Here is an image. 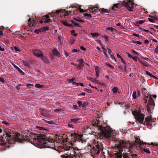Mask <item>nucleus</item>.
Wrapping results in <instances>:
<instances>
[{
	"mask_svg": "<svg viewBox=\"0 0 158 158\" xmlns=\"http://www.w3.org/2000/svg\"><path fill=\"white\" fill-rule=\"evenodd\" d=\"M94 145L91 150V153L92 155L99 154L103 148L102 144L99 143L97 140H94Z\"/></svg>",
	"mask_w": 158,
	"mask_h": 158,
	"instance_id": "39448f33",
	"label": "nucleus"
},
{
	"mask_svg": "<svg viewBox=\"0 0 158 158\" xmlns=\"http://www.w3.org/2000/svg\"><path fill=\"white\" fill-rule=\"evenodd\" d=\"M136 92L135 91H134L132 95V97L134 99H135L136 98Z\"/></svg>",
	"mask_w": 158,
	"mask_h": 158,
	"instance_id": "a19ab883",
	"label": "nucleus"
},
{
	"mask_svg": "<svg viewBox=\"0 0 158 158\" xmlns=\"http://www.w3.org/2000/svg\"><path fill=\"white\" fill-rule=\"evenodd\" d=\"M141 149L143 150L144 152L148 153H150V152L148 149H145V148H141Z\"/></svg>",
	"mask_w": 158,
	"mask_h": 158,
	"instance_id": "79ce46f5",
	"label": "nucleus"
},
{
	"mask_svg": "<svg viewBox=\"0 0 158 158\" xmlns=\"http://www.w3.org/2000/svg\"><path fill=\"white\" fill-rule=\"evenodd\" d=\"M84 65L83 63H80L79 64L78 68L79 69H81L84 66Z\"/></svg>",
	"mask_w": 158,
	"mask_h": 158,
	"instance_id": "4c0bfd02",
	"label": "nucleus"
},
{
	"mask_svg": "<svg viewBox=\"0 0 158 158\" xmlns=\"http://www.w3.org/2000/svg\"><path fill=\"white\" fill-rule=\"evenodd\" d=\"M34 139V145L40 148L47 147L52 148L55 147V140L52 139H46L43 136H38Z\"/></svg>",
	"mask_w": 158,
	"mask_h": 158,
	"instance_id": "f03ea898",
	"label": "nucleus"
},
{
	"mask_svg": "<svg viewBox=\"0 0 158 158\" xmlns=\"http://www.w3.org/2000/svg\"><path fill=\"white\" fill-rule=\"evenodd\" d=\"M121 62L123 63V64H126V62L122 58L121 59Z\"/></svg>",
	"mask_w": 158,
	"mask_h": 158,
	"instance_id": "338daca9",
	"label": "nucleus"
},
{
	"mask_svg": "<svg viewBox=\"0 0 158 158\" xmlns=\"http://www.w3.org/2000/svg\"><path fill=\"white\" fill-rule=\"evenodd\" d=\"M66 11L65 10H59L57 11H56L55 13H56L57 14H59L60 13H62V15H63L65 17L67 15H69L70 14L71 12H72L73 11L72 10L70 11L69 10V11H67L65 13V12Z\"/></svg>",
	"mask_w": 158,
	"mask_h": 158,
	"instance_id": "4468645a",
	"label": "nucleus"
},
{
	"mask_svg": "<svg viewBox=\"0 0 158 158\" xmlns=\"http://www.w3.org/2000/svg\"><path fill=\"white\" fill-rule=\"evenodd\" d=\"M123 5L127 8L128 10L130 11L133 10L134 3L130 0H128L127 2L123 1Z\"/></svg>",
	"mask_w": 158,
	"mask_h": 158,
	"instance_id": "1a4fd4ad",
	"label": "nucleus"
},
{
	"mask_svg": "<svg viewBox=\"0 0 158 158\" xmlns=\"http://www.w3.org/2000/svg\"><path fill=\"white\" fill-rule=\"evenodd\" d=\"M81 138L82 136L81 135L77 134L76 133L71 134V140L73 142H76L77 140L78 141L79 139H81Z\"/></svg>",
	"mask_w": 158,
	"mask_h": 158,
	"instance_id": "9b49d317",
	"label": "nucleus"
},
{
	"mask_svg": "<svg viewBox=\"0 0 158 158\" xmlns=\"http://www.w3.org/2000/svg\"><path fill=\"white\" fill-rule=\"evenodd\" d=\"M106 48L107 49V50H108V53L110 55L112 54L110 50V49H109L107 47H106Z\"/></svg>",
	"mask_w": 158,
	"mask_h": 158,
	"instance_id": "5fc2aeb1",
	"label": "nucleus"
},
{
	"mask_svg": "<svg viewBox=\"0 0 158 158\" xmlns=\"http://www.w3.org/2000/svg\"><path fill=\"white\" fill-rule=\"evenodd\" d=\"M100 128L101 130V134L100 136L101 138H102L103 137H105L112 139L116 142L117 144H118L119 141L120 140H119L116 139L115 140V133H114V131L111 130L110 129H106L105 127H100Z\"/></svg>",
	"mask_w": 158,
	"mask_h": 158,
	"instance_id": "20e7f679",
	"label": "nucleus"
},
{
	"mask_svg": "<svg viewBox=\"0 0 158 158\" xmlns=\"http://www.w3.org/2000/svg\"><path fill=\"white\" fill-rule=\"evenodd\" d=\"M35 21L34 20H31V19L29 18L28 20V25L30 27H33L35 25Z\"/></svg>",
	"mask_w": 158,
	"mask_h": 158,
	"instance_id": "6ab92c4d",
	"label": "nucleus"
},
{
	"mask_svg": "<svg viewBox=\"0 0 158 158\" xmlns=\"http://www.w3.org/2000/svg\"><path fill=\"white\" fill-rule=\"evenodd\" d=\"M139 62L142 65L144 66L145 67L148 66V63L146 62L143 60H139Z\"/></svg>",
	"mask_w": 158,
	"mask_h": 158,
	"instance_id": "5701e85b",
	"label": "nucleus"
},
{
	"mask_svg": "<svg viewBox=\"0 0 158 158\" xmlns=\"http://www.w3.org/2000/svg\"><path fill=\"white\" fill-rule=\"evenodd\" d=\"M71 33L72 35L76 37L77 35V34L75 33V31L74 30H73L71 31Z\"/></svg>",
	"mask_w": 158,
	"mask_h": 158,
	"instance_id": "2f4dec72",
	"label": "nucleus"
},
{
	"mask_svg": "<svg viewBox=\"0 0 158 158\" xmlns=\"http://www.w3.org/2000/svg\"><path fill=\"white\" fill-rule=\"evenodd\" d=\"M101 12L103 13H106L109 14V11L106 9L104 8H102L101 9Z\"/></svg>",
	"mask_w": 158,
	"mask_h": 158,
	"instance_id": "7c9ffc66",
	"label": "nucleus"
},
{
	"mask_svg": "<svg viewBox=\"0 0 158 158\" xmlns=\"http://www.w3.org/2000/svg\"><path fill=\"white\" fill-rule=\"evenodd\" d=\"M144 144L143 141H141L140 139L137 138L133 143L134 146H136L139 147H142Z\"/></svg>",
	"mask_w": 158,
	"mask_h": 158,
	"instance_id": "ddd939ff",
	"label": "nucleus"
},
{
	"mask_svg": "<svg viewBox=\"0 0 158 158\" xmlns=\"http://www.w3.org/2000/svg\"><path fill=\"white\" fill-rule=\"evenodd\" d=\"M35 87L38 88H41L44 87V85H41L40 84H35Z\"/></svg>",
	"mask_w": 158,
	"mask_h": 158,
	"instance_id": "cd10ccee",
	"label": "nucleus"
},
{
	"mask_svg": "<svg viewBox=\"0 0 158 158\" xmlns=\"http://www.w3.org/2000/svg\"><path fill=\"white\" fill-rule=\"evenodd\" d=\"M104 37L105 39V40L106 41L108 40V37L106 35H104Z\"/></svg>",
	"mask_w": 158,
	"mask_h": 158,
	"instance_id": "e2e57ef3",
	"label": "nucleus"
},
{
	"mask_svg": "<svg viewBox=\"0 0 158 158\" xmlns=\"http://www.w3.org/2000/svg\"><path fill=\"white\" fill-rule=\"evenodd\" d=\"M35 32L36 34H39L40 32H41L40 29H36L35 30Z\"/></svg>",
	"mask_w": 158,
	"mask_h": 158,
	"instance_id": "603ef678",
	"label": "nucleus"
},
{
	"mask_svg": "<svg viewBox=\"0 0 158 158\" xmlns=\"http://www.w3.org/2000/svg\"><path fill=\"white\" fill-rule=\"evenodd\" d=\"M50 21V19L49 16L48 15H46L45 16H44L42 19L40 21V23H48Z\"/></svg>",
	"mask_w": 158,
	"mask_h": 158,
	"instance_id": "dca6fc26",
	"label": "nucleus"
},
{
	"mask_svg": "<svg viewBox=\"0 0 158 158\" xmlns=\"http://www.w3.org/2000/svg\"><path fill=\"white\" fill-rule=\"evenodd\" d=\"M42 119L43 120H44V119ZM45 121L47 123H48L49 124H53L54 122H53L52 120H50V121H47V120H45Z\"/></svg>",
	"mask_w": 158,
	"mask_h": 158,
	"instance_id": "58836bf2",
	"label": "nucleus"
},
{
	"mask_svg": "<svg viewBox=\"0 0 158 158\" xmlns=\"http://www.w3.org/2000/svg\"><path fill=\"white\" fill-rule=\"evenodd\" d=\"M69 140V139L68 138H67V139H66V141L64 143L62 147V148L64 150L67 151L73 150V151L74 149L73 148L72 144V143L68 141V140Z\"/></svg>",
	"mask_w": 158,
	"mask_h": 158,
	"instance_id": "6e6552de",
	"label": "nucleus"
},
{
	"mask_svg": "<svg viewBox=\"0 0 158 158\" xmlns=\"http://www.w3.org/2000/svg\"><path fill=\"white\" fill-rule=\"evenodd\" d=\"M21 85V84H18L17 85V86L16 87V88L18 90H19L20 89V88H19V87Z\"/></svg>",
	"mask_w": 158,
	"mask_h": 158,
	"instance_id": "bf43d9fd",
	"label": "nucleus"
},
{
	"mask_svg": "<svg viewBox=\"0 0 158 158\" xmlns=\"http://www.w3.org/2000/svg\"><path fill=\"white\" fill-rule=\"evenodd\" d=\"M61 23L62 24L64 25V26L69 27H71L72 26V25L71 24H69L67 22L65 21H62L61 22Z\"/></svg>",
	"mask_w": 158,
	"mask_h": 158,
	"instance_id": "393cba45",
	"label": "nucleus"
},
{
	"mask_svg": "<svg viewBox=\"0 0 158 158\" xmlns=\"http://www.w3.org/2000/svg\"><path fill=\"white\" fill-rule=\"evenodd\" d=\"M132 114L135 116L136 120L140 123L143 124L144 115L141 114L140 112L136 111H132Z\"/></svg>",
	"mask_w": 158,
	"mask_h": 158,
	"instance_id": "0eeeda50",
	"label": "nucleus"
},
{
	"mask_svg": "<svg viewBox=\"0 0 158 158\" xmlns=\"http://www.w3.org/2000/svg\"><path fill=\"white\" fill-rule=\"evenodd\" d=\"M70 155L64 154L61 155V157L62 158H73V155L72 154L70 153Z\"/></svg>",
	"mask_w": 158,
	"mask_h": 158,
	"instance_id": "aec40b11",
	"label": "nucleus"
},
{
	"mask_svg": "<svg viewBox=\"0 0 158 158\" xmlns=\"http://www.w3.org/2000/svg\"><path fill=\"white\" fill-rule=\"evenodd\" d=\"M132 158H136L137 156V155L136 154H133L131 155Z\"/></svg>",
	"mask_w": 158,
	"mask_h": 158,
	"instance_id": "774afa93",
	"label": "nucleus"
},
{
	"mask_svg": "<svg viewBox=\"0 0 158 158\" xmlns=\"http://www.w3.org/2000/svg\"><path fill=\"white\" fill-rule=\"evenodd\" d=\"M22 62L23 63V64L25 66H29V63L28 61L23 60L22 61Z\"/></svg>",
	"mask_w": 158,
	"mask_h": 158,
	"instance_id": "bb28decb",
	"label": "nucleus"
},
{
	"mask_svg": "<svg viewBox=\"0 0 158 158\" xmlns=\"http://www.w3.org/2000/svg\"><path fill=\"white\" fill-rule=\"evenodd\" d=\"M87 78L88 80L94 82H95L96 81H97L96 79H94L92 77H87Z\"/></svg>",
	"mask_w": 158,
	"mask_h": 158,
	"instance_id": "72a5a7b5",
	"label": "nucleus"
},
{
	"mask_svg": "<svg viewBox=\"0 0 158 158\" xmlns=\"http://www.w3.org/2000/svg\"><path fill=\"white\" fill-rule=\"evenodd\" d=\"M61 36L60 35L58 36V39L59 41H61Z\"/></svg>",
	"mask_w": 158,
	"mask_h": 158,
	"instance_id": "69168bd1",
	"label": "nucleus"
},
{
	"mask_svg": "<svg viewBox=\"0 0 158 158\" xmlns=\"http://www.w3.org/2000/svg\"><path fill=\"white\" fill-rule=\"evenodd\" d=\"M141 44H142L141 42H140L139 41H136L135 44L136 45H137V44L141 45Z\"/></svg>",
	"mask_w": 158,
	"mask_h": 158,
	"instance_id": "680f3d73",
	"label": "nucleus"
},
{
	"mask_svg": "<svg viewBox=\"0 0 158 158\" xmlns=\"http://www.w3.org/2000/svg\"><path fill=\"white\" fill-rule=\"evenodd\" d=\"M89 11L92 12L94 14H95L97 12H98V8L97 7H91L89 8Z\"/></svg>",
	"mask_w": 158,
	"mask_h": 158,
	"instance_id": "a211bd4d",
	"label": "nucleus"
},
{
	"mask_svg": "<svg viewBox=\"0 0 158 158\" xmlns=\"http://www.w3.org/2000/svg\"><path fill=\"white\" fill-rule=\"evenodd\" d=\"M14 49L16 52H19L20 51V50L19 49V47H18L15 46L14 47Z\"/></svg>",
	"mask_w": 158,
	"mask_h": 158,
	"instance_id": "6e6d98bb",
	"label": "nucleus"
},
{
	"mask_svg": "<svg viewBox=\"0 0 158 158\" xmlns=\"http://www.w3.org/2000/svg\"><path fill=\"white\" fill-rule=\"evenodd\" d=\"M118 90V88L117 87H114L112 89V91L114 93H117V91Z\"/></svg>",
	"mask_w": 158,
	"mask_h": 158,
	"instance_id": "f704fd0d",
	"label": "nucleus"
},
{
	"mask_svg": "<svg viewBox=\"0 0 158 158\" xmlns=\"http://www.w3.org/2000/svg\"><path fill=\"white\" fill-rule=\"evenodd\" d=\"M72 23L74 24V25L76 27H81L80 26H79V24L75 22V21H73V20H72Z\"/></svg>",
	"mask_w": 158,
	"mask_h": 158,
	"instance_id": "e433bc0d",
	"label": "nucleus"
},
{
	"mask_svg": "<svg viewBox=\"0 0 158 158\" xmlns=\"http://www.w3.org/2000/svg\"><path fill=\"white\" fill-rule=\"evenodd\" d=\"M87 105V102H84L83 104H82V106L83 108H85L86 107V106Z\"/></svg>",
	"mask_w": 158,
	"mask_h": 158,
	"instance_id": "a18cd8bd",
	"label": "nucleus"
},
{
	"mask_svg": "<svg viewBox=\"0 0 158 158\" xmlns=\"http://www.w3.org/2000/svg\"><path fill=\"white\" fill-rule=\"evenodd\" d=\"M33 85H34L33 84H27V88H31V86H33Z\"/></svg>",
	"mask_w": 158,
	"mask_h": 158,
	"instance_id": "864d4df0",
	"label": "nucleus"
},
{
	"mask_svg": "<svg viewBox=\"0 0 158 158\" xmlns=\"http://www.w3.org/2000/svg\"><path fill=\"white\" fill-rule=\"evenodd\" d=\"M79 120L78 118H74L71 119V121L72 122L76 123Z\"/></svg>",
	"mask_w": 158,
	"mask_h": 158,
	"instance_id": "ea45409f",
	"label": "nucleus"
},
{
	"mask_svg": "<svg viewBox=\"0 0 158 158\" xmlns=\"http://www.w3.org/2000/svg\"><path fill=\"white\" fill-rule=\"evenodd\" d=\"M49 30V28L47 27H43L40 29L41 32H45Z\"/></svg>",
	"mask_w": 158,
	"mask_h": 158,
	"instance_id": "4be33fe9",
	"label": "nucleus"
},
{
	"mask_svg": "<svg viewBox=\"0 0 158 158\" xmlns=\"http://www.w3.org/2000/svg\"><path fill=\"white\" fill-rule=\"evenodd\" d=\"M118 4H114L113 6L112 7V10H116L117 8H118Z\"/></svg>",
	"mask_w": 158,
	"mask_h": 158,
	"instance_id": "c756f323",
	"label": "nucleus"
},
{
	"mask_svg": "<svg viewBox=\"0 0 158 158\" xmlns=\"http://www.w3.org/2000/svg\"><path fill=\"white\" fill-rule=\"evenodd\" d=\"M95 70L96 73H99L100 69L99 67L98 66H95Z\"/></svg>",
	"mask_w": 158,
	"mask_h": 158,
	"instance_id": "37998d69",
	"label": "nucleus"
},
{
	"mask_svg": "<svg viewBox=\"0 0 158 158\" xmlns=\"http://www.w3.org/2000/svg\"><path fill=\"white\" fill-rule=\"evenodd\" d=\"M90 35L92 36L93 37H97L99 36L100 34H98L97 32L91 33Z\"/></svg>",
	"mask_w": 158,
	"mask_h": 158,
	"instance_id": "a878e982",
	"label": "nucleus"
},
{
	"mask_svg": "<svg viewBox=\"0 0 158 158\" xmlns=\"http://www.w3.org/2000/svg\"><path fill=\"white\" fill-rule=\"evenodd\" d=\"M106 64L107 66L109 67L110 68H112V69H114V67L112 65H111L110 64L108 63H106Z\"/></svg>",
	"mask_w": 158,
	"mask_h": 158,
	"instance_id": "c03bdc74",
	"label": "nucleus"
},
{
	"mask_svg": "<svg viewBox=\"0 0 158 158\" xmlns=\"http://www.w3.org/2000/svg\"><path fill=\"white\" fill-rule=\"evenodd\" d=\"M106 29L107 30L111 32H113L114 30V29L112 27H108L106 28Z\"/></svg>",
	"mask_w": 158,
	"mask_h": 158,
	"instance_id": "473e14b6",
	"label": "nucleus"
},
{
	"mask_svg": "<svg viewBox=\"0 0 158 158\" xmlns=\"http://www.w3.org/2000/svg\"><path fill=\"white\" fill-rule=\"evenodd\" d=\"M74 79L72 78L71 79H68V81L69 82L71 83L72 82H73L74 81Z\"/></svg>",
	"mask_w": 158,
	"mask_h": 158,
	"instance_id": "4d7b16f0",
	"label": "nucleus"
},
{
	"mask_svg": "<svg viewBox=\"0 0 158 158\" xmlns=\"http://www.w3.org/2000/svg\"><path fill=\"white\" fill-rule=\"evenodd\" d=\"M75 41V40L74 38H72L70 40L69 43L71 44L72 45L74 43Z\"/></svg>",
	"mask_w": 158,
	"mask_h": 158,
	"instance_id": "c9c22d12",
	"label": "nucleus"
},
{
	"mask_svg": "<svg viewBox=\"0 0 158 158\" xmlns=\"http://www.w3.org/2000/svg\"><path fill=\"white\" fill-rule=\"evenodd\" d=\"M77 102L78 105L80 107L82 105V102L80 101H77Z\"/></svg>",
	"mask_w": 158,
	"mask_h": 158,
	"instance_id": "09e8293b",
	"label": "nucleus"
},
{
	"mask_svg": "<svg viewBox=\"0 0 158 158\" xmlns=\"http://www.w3.org/2000/svg\"><path fill=\"white\" fill-rule=\"evenodd\" d=\"M131 58L135 61H137V58L136 56H132Z\"/></svg>",
	"mask_w": 158,
	"mask_h": 158,
	"instance_id": "052dcab7",
	"label": "nucleus"
},
{
	"mask_svg": "<svg viewBox=\"0 0 158 158\" xmlns=\"http://www.w3.org/2000/svg\"><path fill=\"white\" fill-rule=\"evenodd\" d=\"M12 65L20 73H21L22 71L17 66L13 63H12Z\"/></svg>",
	"mask_w": 158,
	"mask_h": 158,
	"instance_id": "c85d7f7f",
	"label": "nucleus"
},
{
	"mask_svg": "<svg viewBox=\"0 0 158 158\" xmlns=\"http://www.w3.org/2000/svg\"><path fill=\"white\" fill-rule=\"evenodd\" d=\"M40 58L44 63H48L49 62V61L48 58L46 56H44V55L41 56Z\"/></svg>",
	"mask_w": 158,
	"mask_h": 158,
	"instance_id": "412c9836",
	"label": "nucleus"
},
{
	"mask_svg": "<svg viewBox=\"0 0 158 158\" xmlns=\"http://www.w3.org/2000/svg\"><path fill=\"white\" fill-rule=\"evenodd\" d=\"M79 150H74L73 153L74 157L77 158H84L83 155L79 152Z\"/></svg>",
	"mask_w": 158,
	"mask_h": 158,
	"instance_id": "f3484780",
	"label": "nucleus"
},
{
	"mask_svg": "<svg viewBox=\"0 0 158 158\" xmlns=\"http://www.w3.org/2000/svg\"><path fill=\"white\" fill-rule=\"evenodd\" d=\"M33 55L38 57H40L44 55L43 52L39 49L34 50L32 51Z\"/></svg>",
	"mask_w": 158,
	"mask_h": 158,
	"instance_id": "f8f14e48",
	"label": "nucleus"
},
{
	"mask_svg": "<svg viewBox=\"0 0 158 158\" xmlns=\"http://www.w3.org/2000/svg\"><path fill=\"white\" fill-rule=\"evenodd\" d=\"M25 139L23 136L12 131L3 135L1 139L0 144L5 146L8 143L13 144L16 141L21 142Z\"/></svg>",
	"mask_w": 158,
	"mask_h": 158,
	"instance_id": "f257e3e1",
	"label": "nucleus"
},
{
	"mask_svg": "<svg viewBox=\"0 0 158 158\" xmlns=\"http://www.w3.org/2000/svg\"><path fill=\"white\" fill-rule=\"evenodd\" d=\"M154 119H152L151 117H148L145 118V121L143 123L144 125H147L148 126H151L152 123L154 121Z\"/></svg>",
	"mask_w": 158,
	"mask_h": 158,
	"instance_id": "9d476101",
	"label": "nucleus"
},
{
	"mask_svg": "<svg viewBox=\"0 0 158 158\" xmlns=\"http://www.w3.org/2000/svg\"><path fill=\"white\" fill-rule=\"evenodd\" d=\"M80 49H81V50H83V51H85V50H86L85 48H84L83 46H81V47H80Z\"/></svg>",
	"mask_w": 158,
	"mask_h": 158,
	"instance_id": "0e129e2a",
	"label": "nucleus"
},
{
	"mask_svg": "<svg viewBox=\"0 0 158 158\" xmlns=\"http://www.w3.org/2000/svg\"><path fill=\"white\" fill-rule=\"evenodd\" d=\"M53 54L56 56H59V54L58 51L56 49H53L52 50Z\"/></svg>",
	"mask_w": 158,
	"mask_h": 158,
	"instance_id": "b1692460",
	"label": "nucleus"
},
{
	"mask_svg": "<svg viewBox=\"0 0 158 158\" xmlns=\"http://www.w3.org/2000/svg\"><path fill=\"white\" fill-rule=\"evenodd\" d=\"M126 143L124 141H119L118 144H115V147L119 149L120 150L119 152L114 154L113 156L114 158H122V155L123 158H131L127 153L129 152V149L127 148H123L126 146Z\"/></svg>",
	"mask_w": 158,
	"mask_h": 158,
	"instance_id": "7ed1b4c3",
	"label": "nucleus"
},
{
	"mask_svg": "<svg viewBox=\"0 0 158 158\" xmlns=\"http://www.w3.org/2000/svg\"><path fill=\"white\" fill-rule=\"evenodd\" d=\"M2 44H0V50L1 51L3 52L5 50V49L3 48H2Z\"/></svg>",
	"mask_w": 158,
	"mask_h": 158,
	"instance_id": "de8ad7c7",
	"label": "nucleus"
},
{
	"mask_svg": "<svg viewBox=\"0 0 158 158\" xmlns=\"http://www.w3.org/2000/svg\"><path fill=\"white\" fill-rule=\"evenodd\" d=\"M84 16L85 17H88L89 18H91V16L90 14H89L88 13H85L84 14Z\"/></svg>",
	"mask_w": 158,
	"mask_h": 158,
	"instance_id": "3c124183",
	"label": "nucleus"
},
{
	"mask_svg": "<svg viewBox=\"0 0 158 158\" xmlns=\"http://www.w3.org/2000/svg\"><path fill=\"white\" fill-rule=\"evenodd\" d=\"M40 111L41 115L44 116L49 118L51 115L49 114L50 111H49L41 109Z\"/></svg>",
	"mask_w": 158,
	"mask_h": 158,
	"instance_id": "2eb2a0df",
	"label": "nucleus"
},
{
	"mask_svg": "<svg viewBox=\"0 0 158 158\" xmlns=\"http://www.w3.org/2000/svg\"><path fill=\"white\" fill-rule=\"evenodd\" d=\"M2 123L3 124H5L6 126L10 125V123L6 121H2Z\"/></svg>",
	"mask_w": 158,
	"mask_h": 158,
	"instance_id": "8fccbe9b",
	"label": "nucleus"
},
{
	"mask_svg": "<svg viewBox=\"0 0 158 158\" xmlns=\"http://www.w3.org/2000/svg\"><path fill=\"white\" fill-rule=\"evenodd\" d=\"M144 101L145 103H146L148 101V103L147 105V109L148 112L149 113H152L151 109H153L154 106V102L152 98L150 95H147L144 98Z\"/></svg>",
	"mask_w": 158,
	"mask_h": 158,
	"instance_id": "423d86ee",
	"label": "nucleus"
},
{
	"mask_svg": "<svg viewBox=\"0 0 158 158\" xmlns=\"http://www.w3.org/2000/svg\"><path fill=\"white\" fill-rule=\"evenodd\" d=\"M144 22V21L143 20H139L137 22V23H138L139 24H141L142 23H143Z\"/></svg>",
	"mask_w": 158,
	"mask_h": 158,
	"instance_id": "13d9d810",
	"label": "nucleus"
},
{
	"mask_svg": "<svg viewBox=\"0 0 158 158\" xmlns=\"http://www.w3.org/2000/svg\"><path fill=\"white\" fill-rule=\"evenodd\" d=\"M84 90L85 91L89 93H92V91L91 90L89 89H87V88L85 89H84Z\"/></svg>",
	"mask_w": 158,
	"mask_h": 158,
	"instance_id": "49530a36",
	"label": "nucleus"
}]
</instances>
